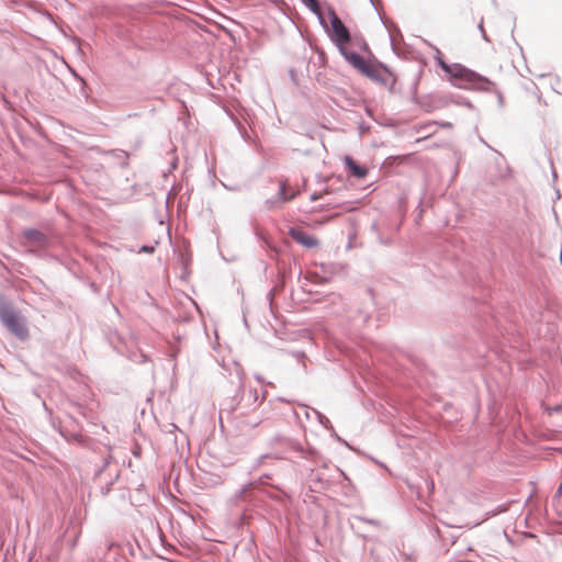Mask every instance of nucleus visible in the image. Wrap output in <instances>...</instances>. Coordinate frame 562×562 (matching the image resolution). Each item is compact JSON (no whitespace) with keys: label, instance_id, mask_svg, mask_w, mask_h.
Masks as SVG:
<instances>
[{"label":"nucleus","instance_id":"9","mask_svg":"<svg viewBox=\"0 0 562 562\" xmlns=\"http://www.w3.org/2000/svg\"><path fill=\"white\" fill-rule=\"evenodd\" d=\"M289 235L299 244L306 248H314L318 246V240L316 237L308 235L302 228L291 227L289 231Z\"/></svg>","mask_w":562,"mask_h":562},{"label":"nucleus","instance_id":"27","mask_svg":"<svg viewBox=\"0 0 562 562\" xmlns=\"http://www.w3.org/2000/svg\"><path fill=\"white\" fill-rule=\"evenodd\" d=\"M304 408L306 409L305 411V416H306L307 419L314 417V415L312 413V409H313L312 407H307V406L304 405Z\"/></svg>","mask_w":562,"mask_h":562},{"label":"nucleus","instance_id":"28","mask_svg":"<svg viewBox=\"0 0 562 562\" xmlns=\"http://www.w3.org/2000/svg\"><path fill=\"white\" fill-rule=\"evenodd\" d=\"M331 436H333V437H335L337 441H339V442H341V443H344V445H346V446H349V445L347 443V441H345L342 438H340V437L335 432V430L333 431Z\"/></svg>","mask_w":562,"mask_h":562},{"label":"nucleus","instance_id":"18","mask_svg":"<svg viewBox=\"0 0 562 562\" xmlns=\"http://www.w3.org/2000/svg\"><path fill=\"white\" fill-rule=\"evenodd\" d=\"M111 154L116 158L119 159L120 161H122V165L123 166H127V159L130 157V154L125 150H121V149H115V150H112Z\"/></svg>","mask_w":562,"mask_h":562},{"label":"nucleus","instance_id":"16","mask_svg":"<svg viewBox=\"0 0 562 562\" xmlns=\"http://www.w3.org/2000/svg\"><path fill=\"white\" fill-rule=\"evenodd\" d=\"M295 198V193L288 194L286 193V183L284 181H280L278 201L288 202Z\"/></svg>","mask_w":562,"mask_h":562},{"label":"nucleus","instance_id":"24","mask_svg":"<svg viewBox=\"0 0 562 562\" xmlns=\"http://www.w3.org/2000/svg\"><path fill=\"white\" fill-rule=\"evenodd\" d=\"M479 31L481 32L482 34V38L484 41H488L487 40V36H486V33H485V30H484V26H483V20H481V22L479 23Z\"/></svg>","mask_w":562,"mask_h":562},{"label":"nucleus","instance_id":"23","mask_svg":"<svg viewBox=\"0 0 562 562\" xmlns=\"http://www.w3.org/2000/svg\"><path fill=\"white\" fill-rule=\"evenodd\" d=\"M237 128H238L239 134L241 135V137H243L245 140H247V139H248V133H247V131H246L245 126H244V125H241L239 122H237Z\"/></svg>","mask_w":562,"mask_h":562},{"label":"nucleus","instance_id":"33","mask_svg":"<svg viewBox=\"0 0 562 562\" xmlns=\"http://www.w3.org/2000/svg\"><path fill=\"white\" fill-rule=\"evenodd\" d=\"M170 167H171V169H176V168H177V160H173V161L171 162V166H170Z\"/></svg>","mask_w":562,"mask_h":562},{"label":"nucleus","instance_id":"20","mask_svg":"<svg viewBox=\"0 0 562 562\" xmlns=\"http://www.w3.org/2000/svg\"><path fill=\"white\" fill-rule=\"evenodd\" d=\"M235 367H236V375H237L238 381H239L238 390H244L245 372H244L243 368L238 363H235Z\"/></svg>","mask_w":562,"mask_h":562},{"label":"nucleus","instance_id":"37","mask_svg":"<svg viewBox=\"0 0 562 562\" xmlns=\"http://www.w3.org/2000/svg\"><path fill=\"white\" fill-rule=\"evenodd\" d=\"M311 199H312V200H316V199H317V195L314 193V194H312Z\"/></svg>","mask_w":562,"mask_h":562},{"label":"nucleus","instance_id":"34","mask_svg":"<svg viewBox=\"0 0 562 562\" xmlns=\"http://www.w3.org/2000/svg\"><path fill=\"white\" fill-rule=\"evenodd\" d=\"M368 318H369V315H368V314H366V315L362 317V323H367Z\"/></svg>","mask_w":562,"mask_h":562},{"label":"nucleus","instance_id":"15","mask_svg":"<svg viewBox=\"0 0 562 562\" xmlns=\"http://www.w3.org/2000/svg\"><path fill=\"white\" fill-rule=\"evenodd\" d=\"M312 413L314 415V417L317 419V422L327 430H331V432L334 431V427L330 423V420L325 416L323 415L317 409H312Z\"/></svg>","mask_w":562,"mask_h":562},{"label":"nucleus","instance_id":"4","mask_svg":"<svg viewBox=\"0 0 562 562\" xmlns=\"http://www.w3.org/2000/svg\"><path fill=\"white\" fill-rule=\"evenodd\" d=\"M285 445L289 452L297 454V458L302 460V462L294 461V463L297 467L308 471L312 475L321 458L318 451L312 447L305 448L297 440L289 439Z\"/></svg>","mask_w":562,"mask_h":562},{"label":"nucleus","instance_id":"40","mask_svg":"<svg viewBox=\"0 0 562 562\" xmlns=\"http://www.w3.org/2000/svg\"><path fill=\"white\" fill-rule=\"evenodd\" d=\"M375 464L380 465V467H383V463L379 462V461H375Z\"/></svg>","mask_w":562,"mask_h":562},{"label":"nucleus","instance_id":"42","mask_svg":"<svg viewBox=\"0 0 562 562\" xmlns=\"http://www.w3.org/2000/svg\"><path fill=\"white\" fill-rule=\"evenodd\" d=\"M370 2H371L372 4H374V3H373V0H370Z\"/></svg>","mask_w":562,"mask_h":562},{"label":"nucleus","instance_id":"14","mask_svg":"<svg viewBox=\"0 0 562 562\" xmlns=\"http://www.w3.org/2000/svg\"><path fill=\"white\" fill-rule=\"evenodd\" d=\"M362 75L374 81H382V76L379 69L370 65L369 63L360 71Z\"/></svg>","mask_w":562,"mask_h":562},{"label":"nucleus","instance_id":"12","mask_svg":"<svg viewBox=\"0 0 562 562\" xmlns=\"http://www.w3.org/2000/svg\"><path fill=\"white\" fill-rule=\"evenodd\" d=\"M314 14L317 15L319 24L327 30L328 25L321 12L318 0H301Z\"/></svg>","mask_w":562,"mask_h":562},{"label":"nucleus","instance_id":"26","mask_svg":"<svg viewBox=\"0 0 562 562\" xmlns=\"http://www.w3.org/2000/svg\"><path fill=\"white\" fill-rule=\"evenodd\" d=\"M112 484H113V480H111V481L106 484V486H105V487H101V493H102L103 495L108 494V493H109V491H110V486H111Z\"/></svg>","mask_w":562,"mask_h":562},{"label":"nucleus","instance_id":"5","mask_svg":"<svg viewBox=\"0 0 562 562\" xmlns=\"http://www.w3.org/2000/svg\"><path fill=\"white\" fill-rule=\"evenodd\" d=\"M109 340L117 353L126 356L130 360L137 363H145L148 361V357L143 351L134 349L135 342L133 339H124L115 331L109 337Z\"/></svg>","mask_w":562,"mask_h":562},{"label":"nucleus","instance_id":"19","mask_svg":"<svg viewBox=\"0 0 562 562\" xmlns=\"http://www.w3.org/2000/svg\"><path fill=\"white\" fill-rule=\"evenodd\" d=\"M77 412L85 418L91 420L93 419V416L91 415V409L87 408L86 406L81 404L76 405Z\"/></svg>","mask_w":562,"mask_h":562},{"label":"nucleus","instance_id":"38","mask_svg":"<svg viewBox=\"0 0 562 562\" xmlns=\"http://www.w3.org/2000/svg\"><path fill=\"white\" fill-rule=\"evenodd\" d=\"M375 464L380 465V467H383V463L379 462V461H375Z\"/></svg>","mask_w":562,"mask_h":562},{"label":"nucleus","instance_id":"11","mask_svg":"<svg viewBox=\"0 0 562 562\" xmlns=\"http://www.w3.org/2000/svg\"><path fill=\"white\" fill-rule=\"evenodd\" d=\"M344 162H345V166L347 167V169L349 170V172L357 179H363L367 173H368V170L360 166L353 158H351L350 156H345L344 158Z\"/></svg>","mask_w":562,"mask_h":562},{"label":"nucleus","instance_id":"39","mask_svg":"<svg viewBox=\"0 0 562 562\" xmlns=\"http://www.w3.org/2000/svg\"><path fill=\"white\" fill-rule=\"evenodd\" d=\"M375 464L380 465V467H383V463L379 462V461H375Z\"/></svg>","mask_w":562,"mask_h":562},{"label":"nucleus","instance_id":"22","mask_svg":"<svg viewBox=\"0 0 562 562\" xmlns=\"http://www.w3.org/2000/svg\"><path fill=\"white\" fill-rule=\"evenodd\" d=\"M359 520L366 522V524H369V525H372L374 527H380L381 526V522L376 519H371V518H366V517H357Z\"/></svg>","mask_w":562,"mask_h":562},{"label":"nucleus","instance_id":"21","mask_svg":"<svg viewBox=\"0 0 562 562\" xmlns=\"http://www.w3.org/2000/svg\"><path fill=\"white\" fill-rule=\"evenodd\" d=\"M451 102H453V103H456L458 105H465L468 108H472V103L469 100H467V99H464L462 97H458L457 99H452Z\"/></svg>","mask_w":562,"mask_h":562},{"label":"nucleus","instance_id":"13","mask_svg":"<svg viewBox=\"0 0 562 562\" xmlns=\"http://www.w3.org/2000/svg\"><path fill=\"white\" fill-rule=\"evenodd\" d=\"M269 459H288V457L285 454H279V453H267V454H261L259 456L255 461H254V464L251 467V470H257L259 469L261 465L266 464V461L269 460Z\"/></svg>","mask_w":562,"mask_h":562},{"label":"nucleus","instance_id":"2","mask_svg":"<svg viewBox=\"0 0 562 562\" xmlns=\"http://www.w3.org/2000/svg\"><path fill=\"white\" fill-rule=\"evenodd\" d=\"M263 398L265 394H262V398L259 400L258 391L256 389H249L248 392L244 394L240 402L235 403V398L231 400L227 409L229 413L235 414L240 430L252 429L261 423L262 419L257 411Z\"/></svg>","mask_w":562,"mask_h":562},{"label":"nucleus","instance_id":"29","mask_svg":"<svg viewBox=\"0 0 562 562\" xmlns=\"http://www.w3.org/2000/svg\"><path fill=\"white\" fill-rule=\"evenodd\" d=\"M140 251H143V252H153L154 251V247L153 246H143L140 248Z\"/></svg>","mask_w":562,"mask_h":562},{"label":"nucleus","instance_id":"31","mask_svg":"<svg viewBox=\"0 0 562 562\" xmlns=\"http://www.w3.org/2000/svg\"><path fill=\"white\" fill-rule=\"evenodd\" d=\"M496 94H497L499 104H503V94L499 91H497Z\"/></svg>","mask_w":562,"mask_h":562},{"label":"nucleus","instance_id":"30","mask_svg":"<svg viewBox=\"0 0 562 562\" xmlns=\"http://www.w3.org/2000/svg\"><path fill=\"white\" fill-rule=\"evenodd\" d=\"M439 125L443 128H451L452 127V123L450 122H441L439 123Z\"/></svg>","mask_w":562,"mask_h":562},{"label":"nucleus","instance_id":"3","mask_svg":"<svg viewBox=\"0 0 562 562\" xmlns=\"http://www.w3.org/2000/svg\"><path fill=\"white\" fill-rule=\"evenodd\" d=\"M0 322L21 341L30 337L25 318L0 294Z\"/></svg>","mask_w":562,"mask_h":562},{"label":"nucleus","instance_id":"36","mask_svg":"<svg viewBox=\"0 0 562 562\" xmlns=\"http://www.w3.org/2000/svg\"><path fill=\"white\" fill-rule=\"evenodd\" d=\"M255 378H256L257 381L262 382V379H261L260 375L257 374V375H255Z\"/></svg>","mask_w":562,"mask_h":562},{"label":"nucleus","instance_id":"25","mask_svg":"<svg viewBox=\"0 0 562 562\" xmlns=\"http://www.w3.org/2000/svg\"><path fill=\"white\" fill-rule=\"evenodd\" d=\"M505 510H507V507H506V506H504V505H501V506H498V507H497V509H496V510H493L491 515H492V516H495L496 514H498V513H503V512H505Z\"/></svg>","mask_w":562,"mask_h":562},{"label":"nucleus","instance_id":"41","mask_svg":"<svg viewBox=\"0 0 562 562\" xmlns=\"http://www.w3.org/2000/svg\"><path fill=\"white\" fill-rule=\"evenodd\" d=\"M272 295H273V291L271 290V291L269 292V296L272 299Z\"/></svg>","mask_w":562,"mask_h":562},{"label":"nucleus","instance_id":"17","mask_svg":"<svg viewBox=\"0 0 562 562\" xmlns=\"http://www.w3.org/2000/svg\"><path fill=\"white\" fill-rule=\"evenodd\" d=\"M250 488H258V481H251L249 482L248 484L241 486L235 494V498L236 501H240V499H244L246 493L250 490Z\"/></svg>","mask_w":562,"mask_h":562},{"label":"nucleus","instance_id":"6","mask_svg":"<svg viewBox=\"0 0 562 562\" xmlns=\"http://www.w3.org/2000/svg\"><path fill=\"white\" fill-rule=\"evenodd\" d=\"M328 13L330 18V26L333 30L330 37L340 50V47H346V45L350 42L351 35L348 27L344 24V22L333 9H329Z\"/></svg>","mask_w":562,"mask_h":562},{"label":"nucleus","instance_id":"8","mask_svg":"<svg viewBox=\"0 0 562 562\" xmlns=\"http://www.w3.org/2000/svg\"><path fill=\"white\" fill-rule=\"evenodd\" d=\"M271 479V475L265 473L260 475L256 481H258V488L262 493H265L268 497L274 501H281L282 495L286 496V492L278 484L269 483L268 481Z\"/></svg>","mask_w":562,"mask_h":562},{"label":"nucleus","instance_id":"7","mask_svg":"<svg viewBox=\"0 0 562 562\" xmlns=\"http://www.w3.org/2000/svg\"><path fill=\"white\" fill-rule=\"evenodd\" d=\"M23 243L31 251L45 250L50 245L49 237L42 231L27 228L22 232Z\"/></svg>","mask_w":562,"mask_h":562},{"label":"nucleus","instance_id":"1","mask_svg":"<svg viewBox=\"0 0 562 562\" xmlns=\"http://www.w3.org/2000/svg\"><path fill=\"white\" fill-rule=\"evenodd\" d=\"M438 65L449 76L451 85L459 89L491 91L495 86L487 77H484L461 64H447L442 59H439Z\"/></svg>","mask_w":562,"mask_h":562},{"label":"nucleus","instance_id":"35","mask_svg":"<svg viewBox=\"0 0 562 562\" xmlns=\"http://www.w3.org/2000/svg\"><path fill=\"white\" fill-rule=\"evenodd\" d=\"M102 473H103V470H99V471L95 473V475H97L98 477H101Z\"/></svg>","mask_w":562,"mask_h":562},{"label":"nucleus","instance_id":"32","mask_svg":"<svg viewBox=\"0 0 562 562\" xmlns=\"http://www.w3.org/2000/svg\"><path fill=\"white\" fill-rule=\"evenodd\" d=\"M266 204L268 205V207H271L273 205V201L266 200Z\"/></svg>","mask_w":562,"mask_h":562},{"label":"nucleus","instance_id":"10","mask_svg":"<svg viewBox=\"0 0 562 562\" xmlns=\"http://www.w3.org/2000/svg\"><path fill=\"white\" fill-rule=\"evenodd\" d=\"M339 52L344 58L359 71H361L368 63L360 54L356 52H349L346 47H340Z\"/></svg>","mask_w":562,"mask_h":562}]
</instances>
